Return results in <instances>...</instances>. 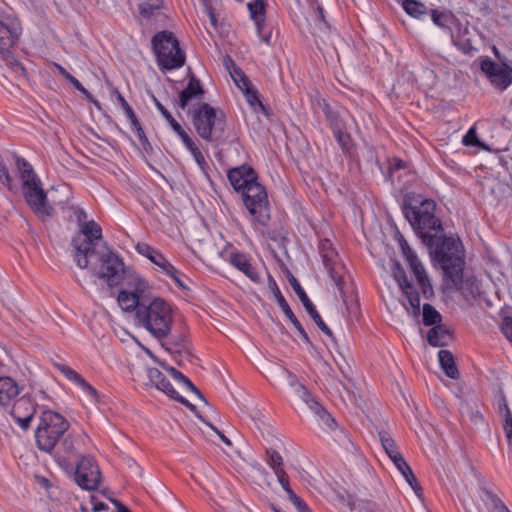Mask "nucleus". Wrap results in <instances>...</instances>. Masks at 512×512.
<instances>
[{
	"label": "nucleus",
	"instance_id": "9",
	"mask_svg": "<svg viewBox=\"0 0 512 512\" xmlns=\"http://www.w3.org/2000/svg\"><path fill=\"white\" fill-rule=\"evenodd\" d=\"M95 255L98 256V264L92 268L94 275L105 280L110 288L121 285L126 273L122 258L105 243Z\"/></svg>",
	"mask_w": 512,
	"mask_h": 512
},
{
	"label": "nucleus",
	"instance_id": "16",
	"mask_svg": "<svg viewBox=\"0 0 512 512\" xmlns=\"http://www.w3.org/2000/svg\"><path fill=\"white\" fill-rule=\"evenodd\" d=\"M289 282H290V285L292 286L293 290L299 297L300 301L302 302L303 306L305 307L307 313L313 319V321L318 326V328L327 336L333 337V333H332L331 329L323 321L320 314L316 310L315 306L313 305V303L307 296L306 292L300 285L299 281L294 276H291V278L289 279Z\"/></svg>",
	"mask_w": 512,
	"mask_h": 512
},
{
	"label": "nucleus",
	"instance_id": "64",
	"mask_svg": "<svg viewBox=\"0 0 512 512\" xmlns=\"http://www.w3.org/2000/svg\"><path fill=\"white\" fill-rule=\"evenodd\" d=\"M193 158L195 159L196 163L203 169L204 166L207 165V162L205 160V157L204 155L202 154V152L200 151V149H198L197 151H194V153L192 154Z\"/></svg>",
	"mask_w": 512,
	"mask_h": 512
},
{
	"label": "nucleus",
	"instance_id": "48",
	"mask_svg": "<svg viewBox=\"0 0 512 512\" xmlns=\"http://www.w3.org/2000/svg\"><path fill=\"white\" fill-rule=\"evenodd\" d=\"M462 142L465 146H480L481 145L478 140L475 127H471L468 130V132L464 135Z\"/></svg>",
	"mask_w": 512,
	"mask_h": 512
},
{
	"label": "nucleus",
	"instance_id": "29",
	"mask_svg": "<svg viewBox=\"0 0 512 512\" xmlns=\"http://www.w3.org/2000/svg\"><path fill=\"white\" fill-rule=\"evenodd\" d=\"M450 339V332L445 325H435L432 327L427 334L428 343L434 347H443L447 345V341Z\"/></svg>",
	"mask_w": 512,
	"mask_h": 512
},
{
	"label": "nucleus",
	"instance_id": "17",
	"mask_svg": "<svg viewBox=\"0 0 512 512\" xmlns=\"http://www.w3.org/2000/svg\"><path fill=\"white\" fill-rule=\"evenodd\" d=\"M404 257L417 279L418 285L421 288L423 296L427 299L431 298L434 294L433 287L416 253L414 251H411L410 253L404 255Z\"/></svg>",
	"mask_w": 512,
	"mask_h": 512
},
{
	"label": "nucleus",
	"instance_id": "23",
	"mask_svg": "<svg viewBox=\"0 0 512 512\" xmlns=\"http://www.w3.org/2000/svg\"><path fill=\"white\" fill-rule=\"evenodd\" d=\"M142 293L143 291L138 287L131 292L122 290L117 297V302L123 311H134L136 314L140 305L145 304L146 300L148 299L146 296H143Z\"/></svg>",
	"mask_w": 512,
	"mask_h": 512
},
{
	"label": "nucleus",
	"instance_id": "42",
	"mask_svg": "<svg viewBox=\"0 0 512 512\" xmlns=\"http://www.w3.org/2000/svg\"><path fill=\"white\" fill-rule=\"evenodd\" d=\"M244 94H245V97L248 101V103L253 106L255 109L258 107L260 108L261 110H264V105L262 104V102L260 101L259 99V95H258V92L257 90L254 88V86L252 85V83L249 85V86H246L244 88L241 89Z\"/></svg>",
	"mask_w": 512,
	"mask_h": 512
},
{
	"label": "nucleus",
	"instance_id": "3",
	"mask_svg": "<svg viewBox=\"0 0 512 512\" xmlns=\"http://www.w3.org/2000/svg\"><path fill=\"white\" fill-rule=\"evenodd\" d=\"M136 323L144 327L152 336L166 339L172 329V308L162 298L147 299L136 313Z\"/></svg>",
	"mask_w": 512,
	"mask_h": 512
},
{
	"label": "nucleus",
	"instance_id": "55",
	"mask_svg": "<svg viewBox=\"0 0 512 512\" xmlns=\"http://www.w3.org/2000/svg\"><path fill=\"white\" fill-rule=\"evenodd\" d=\"M289 500L294 504L298 512H312L308 505L296 494L292 495V497L289 498Z\"/></svg>",
	"mask_w": 512,
	"mask_h": 512
},
{
	"label": "nucleus",
	"instance_id": "10",
	"mask_svg": "<svg viewBox=\"0 0 512 512\" xmlns=\"http://www.w3.org/2000/svg\"><path fill=\"white\" fill-rule=\"evenodd\" d=\"M240 193L254 222L261 226H267L270 220V209L265 187L257 179L250 182Z\"/></svg>",
	"mask_w": 512,
	"mask_h": 512
},
{
	"label": "nucleus",
	"instance_id": "24",
	"mask_svg": "<svg viewBox=\"0 0 512 512\" xmlns=\"http://www.w3.org/2000/svg\"><path fill=\"white\" fill-rule=\"evenodd\" d=\"M204 89L200 81L192 75L185 89L179 93V107L185 110L188 104L196 99L201 101L204 97Z\"/></svg>",
	"mask_w": 512,
	"mask_h": 512
},
{
	"label": "nucleus",
	"instance_id": "18",
	"mask_svg": "<svg viewBox=\"0 0 512 512\" xmlns=\"http://www.w3.org/2000/svg\"><path fill=\"white\" fill-rule=\"evenodd\" d=\"M481 69L488 76L490 82L499 90L506 89L512 83L510 71L490 60L482 62Z\"/></svg>",
	"mask_w": 512,
	"mask_h": 512
},
{
	"label": "nucleus",
	"instance_id": "8",
	"mask_svg": "<svg viewBox=\"0 0 512 512\" xmlns=\"http://www.w3.org/2000/svg\"><path fill=\"white\" fill-rule=\"evenodd\" d=\"M435 261L444 272V276L453 271L464 269L465 261L462 256V244L459 239L445 237L444 232L438 236L435 245L428 247Z\"/></svg>",
	"mask_w": 512,
	"mask_h": 512
},
{
	"label": "nucleus",
	"instance_id": "60",
	"mask_svg": "<svg viewBox=\"0 0 512 512\" xmlns=\"http://www.w3.org/2000/svg\"><path fill=\"white\" fill-rule=\"evenodd\" d=\"M61 447H62L63 451L67 454H72L75 451L73 440L70 436H67L63 439V441L61 443Z\"/></svg>",
	"mask_w": 512,
	"mask_h": 512
},
{
	"label": "nucleus",
	"instance_id": "54",
	"mask_svg": "<svg viewBox=\"0 0 512 512\" xmlns=\"http://www.w3.org/2000/svg\"><path fill=\"white\" fill-rule=\"evenodd\" d=\"M0 180L7 186L9 190L12 189V178L9 174L7 167L0 161Z\"/></svg>",
	"mask_w": 512,
	"mask_h": 512
},
{
	"label": "nucleus",
	"instance_id": "39",
	"mask_svg": "<svg viewBox=\"0 0 512 512\" xmlns=\"http://www.w3.org/2000/svg\"><path fill=\"white\" fill-rule=\"evenodd\" d=\"M162 0H147L139 4V11L142 17L150 18L155 11L162 7Z\"/></svg>",
	"mask_w": 512,
	"mask_h": 512
},
{
	"label": "nucleus",
	"instance_id": "15",
	"mask_svg": "<svg viewBox=\"0 0 512 512\" xmlns=\"http://www.w3.org/2000/svg\"><path fill=\"white\" fill-rule=\"evenodd\" d=\"M149 383L155 386L158 390L165 393L171 399H174L181 404L185 405L191 411H195L196 407L191 404L187 399L182 397L172 386L166 376L157 368H149L147 371Z\"/></svg>",
	"mask_w": 512,
	"mask_h": 512
},
{
	"label": "nucleus",
	"instance_id": "7",
	"mask_svg": "<svg viewBox=\"0 0 512 512\" xmlns=\"http://www.w3.org/2000/svg\"><path fill=\"white\" fill-rule=\"evenodd\" d=\"M152 47L161 68L172 70L184 65L185 54L171 31L164 30L155 34L152 38Z\"/></svg>",
	"mask_w": 512,
	"mask_h": 512
},
{
	"label": "nucleus",
	"instance_id": "40",
	"mask_svg": "<svg viewBox=\"0 0 512 512\" xmlns=\"http://www.w3.org/2000/svg\"><path fill=\"white\" fill-rule=\"evenodd\" d=\"M323 112L333 132L344 129V123L337 112L333 111L328 105H325Z\"/></svg>",
	"mask_w": 512,
	"mask_h": 512
},
{
	"label": "nucleus",
	"instance_id": "25",
	"mask_svg": "<svg viewBox=\"0 0 512 512\" xmlns=\"http://www.w3.org/2000/svg\"><path fill=\"white\" fill-rule=\"evenodd\" d=\"M273 284L275 286L274 296H275V299H276L278 305L280 306L281 310L283 311L285 316L291 321V323L296 328V330L299 332L302 340L306 344L312 346V342H311L308 334L306 333L305 329L303 328V326L301 325V323L299 322L297 317L294 315L293 311L291 310L289 304L287 303V301L285 300V298L282 295L281 291L277 287L276 283L273 282Z\"/></svg>",
	"mask_w": 512,
	"mask_h": 512
},
{
	"label": "nucleus",
	"instance_id": "22",
	"mask_svg": "<svg viewBox=\"0 0 512 512\" xmlns=\"http://www.w3.org/2000/svg\"><path fill=\"white\" fill-rule=\"evenodd\" d=\"M380 441L382 444V447L384 448L385 452L389 456V458L392 460L394 465L397 467V469L403 473L405 470H408L410 466L405 461L401 453L399 452L394 440L391 438V436L385 432L381 431L379 432Z\"/></svg>",
	"mask_w": 512,
	"mask_h": 512
},
{
	"label": "nucleus",
	"instance_id": "47",
	"mask_svg": "<svg viewBox=\"0 0 512 512\" xmlns=\"http://www.w3.org/2000/svg\"><path fill=\"white\" fill-rule=\"evenodd\" d=\"M406 481L409 483L411 488L415 491V493L420 496V493L422 491L421 486L419 485L413 471L411 468H408V470H405V472L401 473Z\"/></svg>",
	"mask_w": 512,
	"mask_h": 512
},
{
	"label": "nucleus",
	"instance_id": "51",
	"mask_svg": "<svg viewBox=\"0 0 512 512\" xmlns=\"http://www.w3.org/2000/svg\"><path fill=\"white\" fill-rule=\"evenodd\" d=\"M489 499L492 503L491 512H510L504 503L493 493H488Z\"/></svg>",
	"mask_w": 512,
	"mask_h": 512
},
{
	"label": "nucleus",
	"instance_id": "59",
	"mask_svg": "<svg viewBox=\"0 0 512 512\" xmlns=\"http://www.w3.org/2000/svg\"><path fill=\"white\" fill-rule=\"evenodd\" d=\"M182 383L193 393H195L205 404H207V401L201 391L190 381L188 377H186Z\"/></svg>",
	"mask_w": 512,
	"mask_h": 512
},
{
	"label": "nucleus",
	"instance_id": "5",
	"mask_svg": "<svg viewBox=\"0 0 512 512\" xmlns=\"http://www.w3.org/2000/svg\"><path fill=\"white\" fill-rule=\"evenodd\" d=\"M68 428V421L59 413L51 410L42 411L35 431L37 447L41 451L51 454Z\"/></svg>",
	"mask_w": 512,
	"mask_h": 512
},
{
	"label": "nucleus",
	"instance_id": "56",
	"mask_svg": "<svg viewBox=\"0 0 512 512\" xmlns=\"http://www.w3.org/2000/svg\"><path fill=\"white\" fill-rule=\"evenodd\" d=\"M331 279L334 281L340 295L342 297H344V285H345V282L342 278V276L335 270V271H331V274H329Z\"/></svg>",
	"mask_w": 512,
	"mask_h": 512
},
{
	"label": "nucleus",
	"instance_id": "58",
	"mask_svg": "<svg viewBox=\"0 0 512 512\" xmlns=\"http://www.w3.org/2000/svg\"><path fill=\"white\" fill-rule=\"evenodd\" d=\"M296 392L298 393L299 397L306 403H309V399H313L314 397L311 395V393L307 390V388L302 385L298 384L296 387Z\"/></svg>",
	"mask_w": 512,
	"mask_h": 512
},
{
	"label": "nucleus",
	"instance_id": "6",
	"mask_svg": "<svg viewBox=\"0 0 512 512\" xmlns=\"http://www.w3.org/2000/svg\"><path fill=\"white\" fill-rule=\"evenodd\" d=\"M101 240L102 228L94 220L83 223L79 232L73 236L71 245L74 248V259L81 269L88 268L89 259L101 249L99 247Z\"/></svg>",
	"mask_w": 512,
	"mask_h": 512
},
{
	"label": "nucleus",
	"instance_id": "53",
	"mask_svg": "<svg viewBox=\"0 0 512 512\" xmlns=\"http://www.w3.org/2000/svg\"><path fill=\"white\" fill-rule=\"evenodd\" d=\"M178 136L181 138L185 147L191 152V154L199 149L193 139L185 132V130L178 134Z\"/></svg>",
	"mask_w": 512,
	"mask_h": 512
},
{
	"label": "nucleus",
	"instance_id": "12",
	"mask_svg": "<svg viewBox=\"0 0 512 512\" xmlns=\"http://www.w3.org/2000/svg\"><path fill=\"white\" fill-rule=\"evenodd\" d=\"M463 270L445 275L446 285L460 291L467 302H473L480 296V287L474 276L464 277Z\"/></svg>",
	"mask_w": 512,
	"mask_h": 512
},
{
	"label": "nucleus",
	"instance_id": "52",
	"mask_svg": "<svg viewBox=\"0 0 512 512\" xmlns=\"http://www.w3.org/2000/svg\"><path fill=\"white\" fill-rule=\"evenodd\" d=\"M503 429L508 441L509 447L512 449V413H507V419H504Z\"/></svg>",
	"mask_w": 512,
	"mask_h": 512
},
{
	"label": "nucleus",
	"instance_id": "61",
	"mask_svg": "<svg viewBox=\"0 0 512 512\" xmlns=\"http://www.w3.org/2000/svg\"><path fill=\"white\" fill-rule=\"evenodd\" d=\"M164 273L170 276L179 287H181L182 289H188V287L184 284L183 280L181 279L179 271L175 267L173 272Z\"/></svg>",
	"mask_w": 512,
	"mask_h": 512
},
{
	"label": "nucleus",
	"instance_id": "19",
	"mask_svg": "<svg viewBox=\"0 0 512 512\" xmlns=\"http://www.w3.org/2000/svg\"><path fill=\"white\" fill-rule=\"evenodd\" d=\"M227 178L235 191H242L250 182L257 180L256 171L249 165H241L228 170Z\"/></svg>",
	"mask_w": 512,
	"mask_h": 512
},
{
	"label": "nucleus",
	"instance_id": "38",
	"mask_svg": "<svg viewBox=\"0 0 512 512\" xmlns=\"http://www.w3.org/2000/svg\"><path fill=\"white\" fill-rule=\"evenodd\" d=\"M441 314L430 304L423 305V324L425 326L436 325L441 321Z\"/></svg>",
	"mask_w": 512,
	"mask_h": 512
},
{
	"label": "nucleus",
	"instance_id": "20",
	"mask_svg": "<svg viewBox=\"0 0 512 512\" xmlns=\"http://www.w3.org/2000/svg\"><path fill=\"white\" fill-rule=\"evenodd\" d=\"M21 388L11 377H0V407L7 410L18 398Z\"/></svg>",
	"mask_w": 512,
	"mask_h": 512
},
{
	"label": "nucleus",
	"instance_id": "44",
	"mask_svg": "<svg viewBox=\"0 0 512 512\" xmlns=\"http://www.w3.org/2000/svg\"><path fill=\"white\" fill-rule=\"evenodd\" d=\"M117 99L123 108L127 118L130 120L132 126H139V120L134 113L132 107L128 104V102L125 100V98L122 96L120 92L117 91Z\"/></svg>",
	"mask_w": 512,
	"mask_h": 512
},
{
	"label": "nucleus",
	"instance_id": "4",
	"mask_svg": "<svg viewBox=\"0 0 512 512\" xmlns=\"http://www.w3.org/2000/svg\"><path fill=\"white\" fill-rule=\"evenodd\" d=\"M16 166L22 180V191L26 202L39 217H50L54 209L48 204L41 181L35 174L32 166L20 157L16 158Z\"/></svg>",
	"mask_w": 512,
	"mask_h": 512
},
{
	"label": "nucleus",
	"instance_id": "31",
	"mask_svg": "<svg viewBox=\"0 0 512 512\" xmlns=\"http://www.w3.org/2000/svg\"><path fill=\"white\" fill-rule=\"evenodd\" d=\"M252 19L255 21L258 34H261L265 26V3L263 0H255L248 3Z\"/></svg>",
	"mask_w": 512,
	"mask_h": 512
},
{
	"label": "nucleus",
	"instance_id": "46",
	"mask_svg": "<svg viewBox=\"0 0 512 512\" xmlns=\"http://www.w3.org/2000/svg\"><path fill=\"white\" fill-rule=\"evenodd\" d=\"M432 21L435 25L445 28L450 19V15L445 12H439L437 10H431Z\"/></svg>",
	"mask_w": 512,
	"mask_h": 512
},
{
	"label": "nucleus",
	"instance_id": "1",
	"mask_svg": "<svg viewBox=\"0 0 512 512\" xmlns=\"http://www.w3.org/2000/svg\"><path fill=\"white\" fill-rule=\"evenodd\" d=\"M403 214L410 225L427 247L435 245L438 236L444 232L441 220L436 217V203L432 199H424L419 205L404 203Z\"/></svg>",
	"mask_w": 512,
	"mask_h": 512
},
{
	"label": "nucleus",
	"instance_id": "11",
	"mask_svg": "<svg viewBox=\"0 0 512 512\" xmlns=\"http://www.w3.org/2000/svg\"><path fill=\"white\" fill-rule=\"evenodd\" d=\"M75 482L85 490H95L101 483V472L94 458L83 456L75 470Z\"/></svg>",
	"mask_w": 512,
	"mask_h": 512
},
{
	"label": "nucleus",
	"instance_id": "28",
	"mask_svg": "<svg viewBox=\"0 0 512 512\" xmlns=\"http://www.w3.org/2000/svg\"><path fill=\"white\" fill-rule=\"evenodd\" d=\"M162 346L170 353H189L190 343L188 337L184 332H179L171 335Z\"/></svg>",
	"mask_w": 512,
	"mask_h": 512
},
{
	"label": "nucleus",
	"instance_id": "21",
	"mask_svg": "<svg viewBox=\"0 0 512 512\" xmlns=\"http://www.w3.org/2000/svg\"><path fill=\"white\" fill-rule=\"evenodd\" d=\"M55 367L67 378V380L81 388L82 391L90 396L93 400H99V394L97 390L91 386L77 371L65 364H55Z\"/></svg>",
	"mask_w": 512,
	"mask_h": 512
},
{
	"label": "nucleus",
	"instance_id": "33",
	"mask_svg": "<svg viewBox=\"0 0 512 512\" xmlns=\"http://www.w3.org/2000/svg\"><path fill=\"white\" fill-rule=\"evenodd\" d=\"M18 34L3 21H0V51H6L14 46Z\"/></svg>",
	"mask_w": 512,
	"mask_h": 512
},
{
	"label": "nucleus",
	"instance_id": "13",
	"mask_svg": "<svg viewBox=\"0 0 512 512\" xmlns=\"http://www.w3.org/2000/svg\"><path fill=\"white\" fill-rule=\"evenodd\" d=\"M392 274L396 282L398 283L401 291L405 295L409 306L405 305L407 311H409L414 317L420 314V296L415 287L408 281L405 270L399 262H395L392 270Z\"/></svg>",
	"mask_w": 512,
	"mask_h": 512
},
{
	"label": "nucleus",
	"instance_id": "63",
	"mask_svg": "<svg viewBox=\"0 0 512 512\" xmlns=\"http://www.w3.org/2000/svg\"><path fill=\"white\" fill-rule=\"evenodd\" d=\"M76 221L79 224V228L83 223H87V214L82 208H75Z\"/></svg>",
	"mask_w": 512,
	"mask_h": 512
},
{
	"label": "nucleus",
	"instance_id": "45",
	"mask_svg": "<svg viewBox=\"0 0 512 512\" xmlns=\"http://www.w3.org/2000/svg\"><path fill=\"white\" fill-rule=\"evenodd\" d=\"M274 473L278 479V482L280 483V485L282 486L284 491L287 493L288 497L291 498L292 495H295V492L290 487L289 477H288L287 473L285 472V470L284 469L277 470Z\"/></svg>",
	"mask_w": 512,
	"mask_h": 512
},
{
	"label": "nucleus",
	"instance_id": "36",
	"mask_svg": "<svg viewBox=\"0 0 512 512\" xmlns=\"http://www.w3.org/2000/svg\"><path fill=\"white\" fill-rule=\"evenodd\" d=\"M338 144L340 145L342 151L349 156L352 155L353 152V141L349 133L345 132L344 129L337 130L333 132Z\"/></svg>",
	"mask_w": 512,
	"mask_h": 512
},
{
	"label": "nucleus",
	"instance_id": "34",
	"mask_svg": "<svg viewBox=\"0 0 512 512\" xmlns=\"http://www.w3.org/2000/svg\"><path fill=\"white\" fill-rule=\"evenodd\" d=\"M402 7L408 15L418 19L428 13L425 4L418 0H404Z\"/></svg>",
	"mask_w": 512,
	"mask_h": 512
},
{
	"label": "nucleus",
	"instance_id": "57",
	"mask_svg": "<svg viewBox=\"0 0 512 512\" xmlns=\"http://www.w3.org/2000/svg\"><path fill=\"white\" fill-rule=\"evenodd\" d=\"M452 42L456 47H458L461 51H463L466 54L470 53L472 50L471 42L468 39L459 40L452 35Z\"/></svg>",
	"mask_w": 512,
	"mask_h": 512
},
{
	"label": "nucleus",
	"instance_id": "37",
	"mask_svg": "<svg viewBox=\"0 0 512 512\" xmlns=\"http://www.w3.org/2000/svg\"><path fill=\"white\" fill-rule=\"evenodd\" d=\"M153 102L157 109L160 111V113L163 115V117L167 120V122L170 124L172 129L178 134L184 131V129L181 127V125L174 119V117L171 115V113L161 104V102L152 95Z\"/></svg>",
	"mask_w": 512,
	"mask_h": 512
},
{
	"label": "nucleus",
	"instance_id": "43",
	"mask_svg": "<svg viewBox=\"0 0 512 512\" xmlns=\"http://www.w3.org/2000/svg\"><path fill=\"white\" fill-rule=\"evenodd\" d=\"M267 463L273 469L274 472L283 469V458L279 452L274 449H267Z\"/></svg>",
	"mask_w": 512,
	"mask_h": 512
},
{
	"label": "nucleus",
	"instance_id": "14",
	"mask_svg": "<svg viewBox=\"0 0 512 512\" xmlns=\"http://www.w3.org/2000/svg\"><path fill=\"white\" fill-rule=\"evenodd\" d=\"M37 403L28 395L18 397L7 411L23 431L30 428V423L37 410Z\"/></svg>",
	"mask_w": 512,
	"mask_h": 512
},
{
	"label": "nucleus",
	"instance_id": "32",
	"mask_svg": "<svg viewBox=\"0 0 512 512\" xmlns=\"http://www.w3.org/2000/svg\"><path fill=\"white\" fill-rule=\"evenodd\" d=\"M307 406L319 418L322 424L331 429L336 426L335 419L317 400L314 398L309 399Z\"/></svg>",
	"mask_w": 512,
	"mask_h": 512
},
{
	"label": "nucleus",
	"instance_id": "27",
	"mask_svg": "<svg viewBox=\"0 0 512 512\" xmlns=\"http://www.w3.org/2000/svg\"><path fill=\"white\" fill-rule=\"evenodd\" d=\"M229 262L239 271L244 273L253 282L260 281V277L256 269L252 266V264L247 259L246 255H244L243 253H231Z\"/></svg>",
	"mask_w": 512,
	"mask_h": 512
},
{
	"label": "nucleus",
	"instance_id": "41",
	"mask_svg": "<svg viewBox=\"0 0 512 512\" xmlns=\"http://www.w3.org/2000/svg\"><path fill=\"white\" fill-rule=\"evenodd\" d=\"M229 61L233 65V70L230 71V74H231L235 84L237 85V87L242 89V88H244L246 86H249L251 84V81L246 76V74L241 70V68L237 67L233 63L232 59L229 58Z\"/></svg>",
	"mask_w": 512,
	"mask_h": 512
},
{
	"label": "nucleus",
	"instance_id": "26",
	"mask_svg": "<svg viewBox=\"0 0 512 512\" xmlns=\"http://www.w3.org/2000/svg\"><path fill=\"white\" fill-rule=\"evenodd\" d=\"M136 250L139 254L147 257L152 263L162 269L163 272H173L174 266L165 256L147 243H138Z\"/></svg>",
	"mask_w": 512,
	"mask_h": 512
},
{
	"label": "nucleus",
	"instance_id": "2",
	"mask_svg": "<svg viewBox=\"0 0 512 512\" xmlns=\"http://www.w3.org/2000/svg\"><path fill=\"white\" fill-rule=\"evenodd\" d=\"M192 124L198 136L215 147L228 141L229 129L225 113L206 102L192 111Z\"/></svg>",
	"mask_w": 512,
	"mask_h": 512
},
{
	"label": "nucleus",
	"instance_id": "62",
	"mask_svg": "<svg viewBox=\"0 0 512 512\" xmlns=\"http://www.w3.org/2000/svg\"><path fill=\"white\" fill-rule=\"evenodd\" d=\"M498 406L500 413L503 414V418L507 419V413L511 411L508 407L507 400L504 395H502L501 398L499 399Z\"/></svg>",
	"mask_w": 512,
	"mask_h": 512
},
{
	"label": "nucleus",
	"instance_id": "30",
	"mask_svg": "<svg viewBox=\"0 0 512 512\" xmlns=\"http://www.w3.org/2000/svg\"><path fill=\"white\" fill-rule=\"evenodd\" d=\"M438 358L441 368L447 377L451 379L459 378V371L455 364L453 354L448 350H440Z\"/></svg>",
	"mask_w": 512,
	"mask_h": 512
},
{
	"label": "nucleus",
	"instance_id": "50",
	"mask_svg": "<svg viewBox=\"0 0 512 512\" xmlns=\"http://www.w3.org/2000/svg\"><path fill=\"white\" fill-rule=\"evenodd\" d=\"M500 329L506 339L512 343V317H504L502 319Z\"/></svg>",
	"mask_w": 512,
	"mask_h": 512
},
{
	"label": "nucleus",
	"instance_id": "35",
	"mask_svg": "<svg viewBox=\"0 0 512 512\" xmlns=\"http://www.w3.org/2000/svg\"><path fill=\"white\" fill-rule=\"evenodd\" d=\"M5 64L16 74L26 76V70L22 64L11 54L10 49L0 51Z\"/></svg>",
	"mask_w": 512,
	"mask_h": 512
},
{
	"label": "nucleus",
	"instance_id": "49",
	"mask_svg": "<svg viewBox=\"0 0 512 512\" xmlns=\"http://www.w3.org/2000/svg\"><path fill=\"white\" fill-rule=\"evenodd\" d=\"M79 92H81L86 99L94 103V105L100 108V103L94 99L93 95L76 79L74 78L70 82Z\"/></svg>",
	"mask_w": 512,
	"mask_h": 512
}]
</instances>
